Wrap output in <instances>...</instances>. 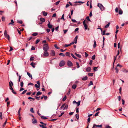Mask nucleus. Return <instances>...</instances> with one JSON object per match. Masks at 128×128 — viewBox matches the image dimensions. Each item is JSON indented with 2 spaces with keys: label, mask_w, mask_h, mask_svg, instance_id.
<instances>
[{
  "label": "nucleus",
  "mask_w": 128,
  "mask_h": 128,
  "mask_svg": "<svg viewBox=\"0 0 128 128\" xmlns=\"http://www.w3.org/2000/svg\"><path fill=\"white\" fill-rule=\"evenodd\" d=\"M43 48L44 51H48L49 49L48 44H44Z\"/></svg>",
  "instance_id": "1"
},
{
  "label": "nucleus",
  "mask_w": 128,
  "mask_h": 128,
  "mask_svg": "<svg viewBox=\"0 0 128 128\" xmlns=\"http://www.w3.org/2000/svg\"><path fill=\"white\" fill-rule=\"evenodd\" d=\"M14 84L13 82L12 81H10L9 82V86H10L9 89L10 90H13V88L12 87V86H13Z\"/></svg>",
  "instance_id": "2"
},
{
  "label": "nucleus",
  "mask_w": 128,
  "mask_h": 128,
  "mask_svg": "<svg viewBox=\"0 0 128 128\" xmlns=\"http://www.w3.org/2000/svg\"><path fill=\"white\" fill-rule=\"evenodd\" d=\"M65 64V61L64 60H62L60 62V63L59 64V65L60 66L62 67L64 66Z\"/></svg>",
  "instance_id": "3"
},
{
  "label": "nucleus",
  "mask_w": 128,
  "mask_h": 128,
  "mask_svg": "<svg viewBox=\"0 0 128 128\" xmlns=\"http://www.w3.org/2000/svg\"><path fill=\"white\" fill-rule=\"evenodd\" d=\"M67 64L69 67H71L73 66V64L72 62L70 60H68V62Z\"/></svg>",
  "instance_id": "4"
},
{
  "label": "nucleus",
  "mask_w": 128,
  "mask_h": 128,
  "mask_svg": "<svg viewBox=\"0 0 128 128\" xmlns=\"http://www.w3.org/2000/svg\"><path fill=\"white\" fill-rule=\"evenodd\" d=\"M44 52L43 55L44 56L47 57L49 55V54L48 52V51H44Z\"/></svg>",
  "instance_id": "5"
},
{
  "label": "nucleus",
  "mask_w": 128,
  "mask_h": 128,
  "mask_svg": "<svg viewBox=\"0 0 128 128\" xmlns=\"http://www.w3.org/2000/svg\"><path fill=\"white\" fill-rule=\"evenodd\" d=\"M50 54L52 56H54L55 55V53L54 50H52L51 51Z\"/></svg>",
  "instance_id": "6"
},
{
  "label": "nucleus",
  "mask_w": 128,
  "mask_h": 128,
  "mask_svg": "<svg viewBox=\"0 0 128 128\" xmlns=\"http://www.w3.org/2000/svg\"><path fill=\"white\" fill-rule=\"evenodd\" d=\"M86 71L87 72H89L91 71V68L90 67H88L86 69Z\"/></svg>",
  "instance_id": "7"
},
{
  "label": "nucleus",
  "mask_w": 128,
  "mask_h": 128,
  "mask_svg": "<svg viewBox=\"0 0 128 128\" xmlns=\"http://www.w3.org/2000/svg\"><path fill=\"white\" fill-rule=\"evenodd\" d=\"M78 36H77L74 38V43L75 44H76L77 43V41L78 39Z\"/></svg>",
  "instance_id": "8"
},
{
  "label": "nucleus",
  "mask_w": 128,
  "mask_h": 128,
  "mask_svg": "<svg viewBox=\"0 0 128 128\" xmlns=\"http://www.w3.org/2000/svg\"><path fill=\"white\" fill-rule=\"evenodd\" d=\"M32 122L33 124H35L37 123V121L35 119L33 118L32 120Z\"/></svg>",
  "instance_id": "9"
},
{
  "label": "nucleus",
  "mask_w": 128,
  "mask_h": 128,
  "mask_svg": "<svg viewBox=\"0 0 128 128\" xmlns=\"http://www.w3.org/2000/svg\"><path fill=\"white\" fill-rule=\"evenodd\" d=\"M100 10L102 11H103L105 9V8L102 5V6H101V7H100Z\"/></svg>",
  "instance_id": "10"
},
{
  "label": "nucleus",
  "mask_w": 128,
  "mask_h": 128,
  "mask_svg": "<svg viewBox=\"0 0 128 128\" xmlns=\"http://www.w3.org/2000/svg\"><path fill=\"white\" fill-rule=\"evenodd\" d=\"M14 22L13 20H11V22L8 24V25L11 24L13 25H14Z\"/></svg>",
  "instance_id": "11"
},
{
  "label": "nucleus",
  "mask_w": 128,
  "mask_h": 128,
  "mask_svg": "<svg viewBox=\"0 0 128 128\" xmlns=\"http://www.w3.org/2000/svg\"><path fill=\"white\" fill-rule=\"evenodd\" d=\"M27 74L28 75V76L31 79H32V75L28 72L27 73Z\"/></svg>",
  "instance_id": "12"
},
{
  "label": "nucleus",
  "mask_w": 128,
  "mask_h": 128,
  "mask_svg": "<svg viewBox=\"0 0 128 128\" xmlns=\"http://www.w3.org/2000/svg\"><path fill=\"white\" fill-rule=\"evenodd\" d=\"M48 28H52V25L50 24V23L49 22L48 24Z\"/></svg>",
  "instance_id": "13"
},
{
  "label": "nucleus",
  "mask_w": 128,
  "mask_h": 128,
  "mask_svg": "<svg viewBox=\"0 0 128 128\" xmlns=\"http://www.w3.org/2000/svg\"><path fill=\"white\" fill-rule=\"evenodd\" d=\"M44 16H46L48 14L47 12H45V11L42 12Z\"/></svg>",
  "instance_id": "14"
},
{
  "label": "nucleus",
  "mask_w": 128,
  "mask_h": 128,
  "mask_svg": "<svg viewBox=\"0 0 128 128\" xmlns=\"http://www.w3.org/2000/svg\"><path fill=\"white\" fill-rule=\"evenodd\" d=\"M110 24V22H109L105 26V28H108Z\"/></svg>",
  "instance_id": "15"
},
{
  "label": "nucleus",
  "mask_w": 128,
  "mask_h": 128,
  "mask_svg": "<svg viewBox=\"0 0 128 128\" xmlns=\"http://www.w3.org/2000/svg\"><path fill=\"white\" fill-rule=\"evenodd\" d=\"M96 46V41L95 40H94V44L93 45V47L94 48H95Z\"/></svg>",
  "instance_id": "16"
},
{
  "label": "nucleus",
  "mask_w": 128,
  "mask_h": 128,
  "mask_svg": "<svg viewBox=\"0 0 128 128\" xmlns=\"http://www.w3.org/2000/svg\"><path fill=\"white\" fill-rule=\"evenodd\" d=\"M40 20L42 22H44L45 21V20L44 18H40Z\"/></svg>",
  "instance_id": "17"
},
{
  "label": "nucleus",
  "mask_w": 128,
  "mask_h": 128,
  "mask_svg": "<svg viewBox=\"0 0 128 128\" xmlns=\"http://www.w3.org/2000/svg\"><path fill=\"white\" fill-rule=\"evenodd\" d=\"M88 79V77L87 76H85V77L82 78V79L83 80H85Z\"/></svg>",
  "instance_id": "18"
},
{
  "label": "nucleus",
  "mask_w": 128,
  "mask_h": 128,
  "mask_svg": "<svg viewBox=\"0 0 128 128\" xmlns=\"http://www.w3.org/2000/svg\"><path fill=\"white\" fill-rule=\"evenodd\" d=\"M42 94V92H38L36 94V95L37 96H39Z\"/></svg>",
  "instance_id": "19"
},
{
  "label": "nucleus",
  "mask_w": 128,
  "mask_h": 128,
  "mask_svg": "<svg viewBox=\"0 0 128 128\" xmlns=\"http://www.w3.org/2000/svg\"><path fill=\"white\" fill-rule=\"evenodd\" d=\"M75 54L76 55V56H77L79 58H81V56L79 54H77L76 53H75Z\"/></svg>",
  "instance_id": "20"
},
{
  "label": "nucleus",
  "mask_w": 128,
  "mask_h": 128,
  "mask_svg": "<svg viewBox=\"0 0 128 128\" xmlns=\"http://www.w3.org/2000/svg\"><path fill=\"white\" fill-rule=\"evenodd\" d=\"M7 32L6 30H5L4 32V35L5 37H6L7 36Z\"/></svg>",
  "instance_id": "21"
},
{
  "label": "nucleus",
  "mask_w": 128,
  "mask_h": 128,
  "mask_svg": "<svg viewBox=\"0 0 128 128\" xmlns=\"http://www.w3.org/2000/svg\"><path fill=\"white\" fill-rule=\"evenodd\" d=\"M76 87V85L75 84H73L72 87V88L74 89H75Z\"/></svg>",
  "instance_id": "22"
},
{
  "label": "nucleus",
  "mask_w": 128,
  "mask_h": 128,
  "mask_svg": "<svg viewBox=\"0 0 128 128\" xmlns=\"http://www.w3.org/2000/svg\"><path fill=\"white\" fill-rule=\"evenodd\" d=\"M66 56H68L69 57H70V53L68 52H67L66 53Z\"/></svg>",
  "instance_id": "23"
},
{
  "label": "nucleus",
  "mask_w": 128,
  "mask_h": 128,
  "mask_svg": "<svg viewBox=\"0 0 128 128\" xmlns=\"http://www.w3.org/2000/svg\"><path fill=\"white\" fill-rule=\"evenodd\" d=\"M93 73L89 72L88 73V75L90 76H92L93 75Z\"/></svg>",
  "instance_id": "24"
},
{
  "label": "nucleus",
  "mask_w": 128,
  "mask_h": 128,
  "mask_svg": "<svg viewBox=\"0 0 128 128\" xmlns=\"http://www.w3.org/2000/svg\"><path fill=\"white\" fill-rule=\"evenodd\" d=\"M41 118L43 119H48V118L45 117L44 116H41Z\"/></svg>",
  "instance_id": "25"
},
{
  "label": "nucleus",
  "mask_w": 128,
  "mask_h": 128,
  "mask_svg": "<svg viewBox=\"0 0 128 128\" xmlns=\"http://www.w3.org/2000/svg\"><path fill=\"white\" fill-rule=\"evenodd\" d=\"M123 12L122 10H119L118 11V14H119L121 15L122 14Z\"/></svg>",
  "instance_id": "26"
},
{
  "label": "nucleus",
  "mask_w": 128,
  "mask_h": 128,
  "mask_svg": "<svg viewBox=\"0 0 128 128\" xmlns=\"http://www.w3.org/2000/svg\"><path fill=\"white\" fill-rule=\"evenodd\" d=\"M71 56L73 58H74L76 59H77V58L75 56H74L73 54L71 53Z\"/></svg>",
  "instance_id": "27"
},
{
  "label": "nucleus",
  "mask_w": 128,
  "mask_h": 128,
  "mask_svg": "<svg viewBox=\"0 0 128 128\" xmlns=\"http://www.w3.org/2000/svg\"><path fill=\"white\" fill-rule=\"evenodd\" d=\"M102 124H100V125H96L95 124V126H96V127H98L100 128H102Z\"/></svg>",
  "instance_id": "28"
},
{
  "label": "nucleus",
  "mask_w": 128,
  "mask_h": 128,
  "mask_svg": "<svg viewBox=\"0 0 128 128\" xmlns=\"http://www.w3.org/2000/svg\"><path fill=\"white\" fill-rule=\"evenodd\" d=\"M39 126L40 127H42V128H46V126H44V125L41 124H39Z\"/></svg>",
  "instance_id": "29"
},
{
  "label": "nucleus",
  "mask_w": 128,
  "mask_h": 128,
  "mask_svg": "<svg viewBox=\"0 0 128 128\" xmlns=\"http://www.w3.org/2000/svg\"><path fill=\"white\" fill-rule=\"evenodd\" d=\"M35 64V63H34L32 62L31 63L30 65L32 66L33 68H34L35 67V66H34Z\"/></svg>",
  "instance_id": "30"
},
{
  "label": "nucleus",
  "mask_w": 128,
  "mask_h": 128,
  "mask_svg": "<svg viewBox=\"0 0 128 128\" xmlns=\"http://www.w3.org/2000/svg\"><path fill=\"white\" fill-rule=\"evenodd\" d=\"M21 108H20L18 110V114L19 115V116H20V110H21Z\"/></svg>",
  "instance_id": "31"
},
{
  "label": "nucleus",
  "mask_w": 128,
  "mask_h": 128,
  "mask_svg": "<svg viewBox=\"0 0 128 128\" xmlns=\"http://www.w3.org/2000/svg\"><path fill=\"white\" fill-rule=\"evenodd\" d=\"M17 22L20 24H22V22L21 20H17Z\"/></svg>",
  "instance_id": "32"
},
{
  "label": "nucleus",
  "mask_w": 128,
  "mask_h": 128,
  "mask_svg": "<svg viewBox=\"0 0 128 128\" xmlns=\"http://www.w3.org/2000/svg\"><path fill=\"white\" fill-rule=\"evenodd\" d=\"M30 112L32 113H34V109L33 108H31L30 109Z\"/></svg>",
  "instance_id": "33"
},
{
  "label": "nucleus",
  "mask_w": 128,
  "mask_h": 128,
  "mask_svg": "<svg viewBox=\"0 0 128 128\" xmlns=\"http://www.w3.org/2000/svg\"><path fill=\"white\" fill-rule=\"evenodd\" d=\"M80 101L79 100L78 102H76V104H77V106H79L80 105Z\"/></svg>",
  "instance_id": "34"
},
{
  "label": "nucleus",
  "mask_w": 128,
  "mask_h": 128,
  "mask_svg": "<svg viewBox=\"0 0 128 128\" xmlns=\"http://www.w3.org/2000/svg\"><path fill=\"white\" fill-rule=\"evenodd\" d=\"M5 38H7L8 40H10V36L8 34L7 35V36H6V37Z\"/></svg>",
  "instance_id": "35"
},
{
  "label": "nucleus",
  "mask_w": 128,
  "mask_h": 128,
  "mask_svg": "<svg viewBox=\"0 0 128 128\" xmlns=\"http://www.w3.org/2000/svg\"><path fill=\"white\" fill-rule=\"evenodd\" d=\"M122 71L124 73L128 72V70H127L126 69H124V70H123Z\"/></svg>",
  "instance_id": "36"
},
{
  "label": "nucleus",
  "mask_w": 128,
  "mask_h": 128,
  "mask_svg": "<svg viewBox=\"0 0 128 128\" xmlns=\"http://www.w3.org/2000/svg\"><path fill=\"white\" fill-rule=\"evenodd\" d=\"M34 60V58L33 57H31L30 59V61H32Z\"/></svg>",
  "instance_id": "37"
},
{
  "label": "nucleus",
  "mask_w": 128,
  "mask_h": 128,
  "mask_svg": "<svg viewBox=\"0 0 128 128\" xmlns=\"http://www.w3.org/2000/svg\"><path fill=\"white\" fill-rule=\"evenodd\" d=\"M66 99V96H65L62 98V100L63 101H64Z\"/></svg>",
  "instance_id": "38"
},
{
  "label": "nucleus",
  "mask_w": 128,
  "mask_h": 128,
  "mask_svg": "<svg viewBox=\"0 0 128 128\" xmlns=\"http://www.w3.org/2000/svg\"><path fill=\"white\" fill-rule=\"evenodd\" d=\"M84 27L85 28V30H86L87 29L88 26L86 24H84Z\"/></svg>",
  "instance_id": "39"
},
{
  "label": "nucleus",
  "mask_w": 128,
  "mask_h": 128,
  "mask_svg": "<svg viewBox=\"0 0 128 128\" xmlns=\"http://www.w3.org/2000/svg\"><path fill=\"white\" fill-rule=\"evenodd\" d=\"M76 64L77 65V68H79L80 66L78 63L76 62Z\"/></svg>",
  "instance_id": "40"
},
{
  "label": "nucleus",
  "mask_w": 128,
  "mask_h": 128,
  "mask_svg": "<svg viewBox=\"0 0 128 128\" xmlns=\"http://www.w3.org/2000/svg\"><path fill=\"white\" fill-rule=\"evenodd\" d=\"M24 85V83L22 81L21 82L20 84V86L21 87H22Z\"/></svg>",
  "instance_id": "41"
},
{
  "label": "nucleus",
  "mask_w": 128,
  "mask_h": 128,
  "mask_svg": "<svg viewBox=\"0 0 128 128\" xmlns=\"http://www.w3.org/2000/svg\"><path fill=\"white\" fill-rule=\"evenodd\" d=\"M7 121V119H6V120L5 121V122L4 123V124H3L2 125V126L3 127H4L5 125H6V122Z\"/></svg>",
  "instance_id": "42"
},
{
  "label": "nucleus",
  "mask_w": 128,
  "mask_h": 128,
  "mask_svg": "<svg viewBox=\"0 0 128 128\" xmlns=\"http://www.w3.org/2000/svg\"><path fill=\"white\" fill-rule=\"evenodd\" d=\"M27 91V90H24V91H23L22 93L21 94H24Z\"/></svg>",
  "instance_id": "43"
},
{
  "label": "nucleus",
  "mask_w": 128,
  "mask_h": 128,
  "mask_svg": "<svg viewBox=\"0 0 128 128\" xmlns=\"http://www.w3.org/2000/svg\"><path fill=\"white\" fill-rule=\"evenodd\" d=\"M40 86L36 84H35V86L36 88H38L40 87Z\"/></svg>",
  "instance_id": "44"
},
{
  "label": "nucleus",
  "mask_w": 128,
  "mask_h": 128,
  "mask_svg": "<svg viewBox=\"0 0 128 128\" xmlns=\"http://www.w3.org/2000/svg\"><path fill=\"white\" fill-rule=\"evenodd\" d=\"M59 55H60V56H62L64 57V56H65V55L63 53H60L59 54Z\"/></svg>",
  "instance_id": "45"
},
{
  "label": "nucleus",
  "mask_w": 128,
  "mask_h": 128,
  "mask_svg": "<svg viewBox=\"0 0 128 128\" xmlns=\"http://www.w3.org/2000/svg\"><path fill=\"white\" fill-rule=\"evenodd\" d=\"M37 34H38V33H37V32H35V33H33L32 34V35L33 36H36V35H37Z\"/></svg>",
  "instance_id": "46"
},
{
  "label": "nucleus",
  "mask_w": 128,
  "mask_h": 128,
  "mask_svg": "<svg viewBox=\"0 0 128 128\" xmlns=\"http://www.w3.org/2000/svg\"><path fill=\"white\" fill-rule=\"evenodd\" d=\"M86 19L87 20L89 21H91V20H90V19L89 17L88 16H87L86 18Z\"/></svg>",
  "instance_id": "47"
},
{
  "label": "nucleus",
  "mask_w": 128,
  "mask_h": 128,
  "mask_svg": "<svg viewBox=\"0 0 128 128\" xmlns=\"http://www.w3.org/2000/svg\"><path fill=\"white\" fill-rule=\"evenodd\" d=\"M64 14H63L62 15V17L60 19L61 20H62H62H64Z\"/></svg>",
  "instance_id": "48"
},
{
  "label": "nucleus",
  "mask_w": 128,
  "mask_h": 128,
  "mask_svg": "<svg viewBox=\"0 0 128 128\" xmlns=\"http://www.w3.org/2000/svg\"><path fill=\"white\" fill-rule=\"evenodd\" d=\"M70 46V44H65L64 46L65 48H66Z\"/></svg>",
  "instance_id": "49"
},
{
  "label": "nucleus",
  "mask_w": 128,
  "mask_h": 128,
  "mask_svg": "<svg viewBox=\"0 0 128 128\" xmlns=\"http://www.w3.org/2000/svg\"><path fill=\"white\" fill-rule=\"evenodd\" d=\"M93 84L92 82V81H90V83L88 85V86H90L91 85H92Z\"/></svg>",
  "instance_id": "50"
},
{
  "label": "nucleus",
  "mask_w": 128,
  "mask_h": 128,
  "mask_svg": "<svg viewBox=\"0 0 128 128\" xmlns=\"http://www.w3.org/2000/svg\"><path fill=\"white\" fill-rule=\"evenodd\" d=\"M40 40L39 39L37 40L36 42V44H37L40 41Z\"/></svg>",
  "instance_id": "51"
},
{
  "label": "nucleus",
  "mask_w": 128,
  "mask_h": 128,
  "mask_svg": "<svg viewBox=\"0 0 128 128\" xmlns=\"http://www.w3.org/2000/svg\"><path fill=\"white\" fill-rule=\"evenodd\" d=\"M97 68L96 67H94V72L96 71L97 70Z\"/></svg>",
  "instance_id": "52"
},
{
  "label": "nucleus",
  "mask_w": 128,
  "mask_h": 128,
  "mask_svg": "<svg viewBox=\"0 0 128 128\" xmlns=\"http://www.w3.org/2000/svg\"><path fill=\"white\" fill-rule=\"evenodd\" d=\"M68 105H66L65 107H64V109H63V110H65L66 108V109H67L68 108Z\"/></svg>",
  "instance_id": "53"
},
{
  "label": "nucleus",
  "mask_w": 128,
  "mask_h": 128,
  "mask_svg": "<svg viewBox=\"0 0 128 128\" xmlns=\"http://www.w3.org/2000/svg\"><path fill=\"white\" fill-rule=\"evenodd\" d=\"M2 20L3 21H4L5 20V17L4 16H2Z\"/></svg>",
  "instance_id": "54"
},
{
  "label": "nucleus",
  "mask_w": 128,
  "mask_h": 128,
  "mask_svg": "<svg viewBox=\"0 0 128 128\" xmlns=\"http://www.w3.org/2000/svg\"><path fill=\"white\" fill-rule=\"evenodd\" d=\"M98 28H97V29H100V30H101L102 32V28H100V26H98Z\"/></svg>",
  "instance_id": "55"
},
{
  "label": "nucleus",
  "mask_w": 128,
  "mask_h": 128,
  "mask_svg": "<svg viewBox=\"0 0 128 128\" xmlns=\"http://www.w3.org/2000/svg\"><path fill=\"white\" fill-rule=\"evenodd\" d=\"M95 58V55H94L92 58V59L93 60H94Z\"/></svg>",
  "instance_id": "56"
},
{
  "label": "nucleus",
  "mask_w": 128,
  "mask_h": 128,
  "mask_svg": "<svg viewBox=\"0 0 128 128\" xmlns=\"http://www.w3.org/2000/svg\"><path fill=\"white\" fill-rule=\"evenodd\" d=\"M85 56L86 58L88 56V54L86 52H85Z\"/></svg>",
  "instance_id": "57"
},
{
  "label": "nucleus",
  "mask_w": 128,
  "mask_h": 128,
  "mask_svg": "<svg viewBox=\"0 0 128 128\" xmlns=\"http://www.w3.org/2000/svg\"><path fill=\"white\" fill-rule=\"evenodd\" d=\"M76 118L77 119H78L79 118V115L78 114H76Z\"/></svg>",
  "instance_id": "58"
},
{
  "label": "nucleus",
  "mask_w": 128,
  "mask_h": 128,
  "mask_svg": "<svg viewBox=\"0 0 128 128\" xmlns=\"http://www.w3.org/2000/svg\"><path fill=\"white\" fill-rule=\"evenodd\" d=\"M34 84L30 82V83H28V86L29 85H31V86H33L34 85Z\"/></svg>",
  "instance_id": "59"
},
{
  "label": "nucleus",
  "mask_w": 128,
  "mask_h": 128,
  "mask_svg": "<svg viewBox=\"0 0 128 128\" xmlns=\"http://www.w3.org/2000/svg\"><path fill=\"white\" fill-rule=\"evenodd\" d=\"M54 46L55 47V48L56 49H59L60 48H59L57 47V45L56 44H54Z\"/></svg>",
  "instance_id": "60"
},
{
  "label": "nucleus",
  "mask_w": 128,
  "mask_h": 128,
  "mask_svg": "<svg viewBox=\"0 0 128 128\" xmlns=\"http://www.w3.org/2000/svg\"><path fill=\"white\" fill-rule=\"evenodd\" d=\"M78 109H79V108H76V113H78L79 112Z\"/></svg>",
  "instance_id": "61"
},
{
  "label": "nucleus",
  "mask_w": 128,
  "mask_h": 128,
  "mask_svg": "<svg viewBox=\"0 0 128 128\" xmlns=\"http://www.w3.org/2000/svg\"><path fill=\"white\" fill-rule=\"evenodd\" d=\"M63 31H64V34H65L68 31V30H64Z\"/></svg>",
  "instance_id": "62"
},
{
  "label": "nucleus",
  "mask_w": 128,
  "mask_h": 128,
  "mask_svg": "<svg viewBox=\"0 0 128 128\" xmlns=\"http://www.w3.org/2000/svg\"><path fill=\"white\" fill-rule=\"evenodd\" d=\"M102 4H100L98 3V6L99 7V8H100L101 7V6H102Z\"/></svg>",
  "instance_id": "63"
},
{
  "label": "nucleus",
  "mask_w": 128,
  "mask_h": 128,
  "mask_svg": "<svg viewBox=\"0 0 128 128\" xmlns=\"http://www.w3.org/2000/svg\"><path fill=\"white\" fill-rule=\"evenodd\" d=\"M106 128H111V127L109 125H107L106 126Z\"/></svg>",
  "instance_id": "64"
}]
</instances>
